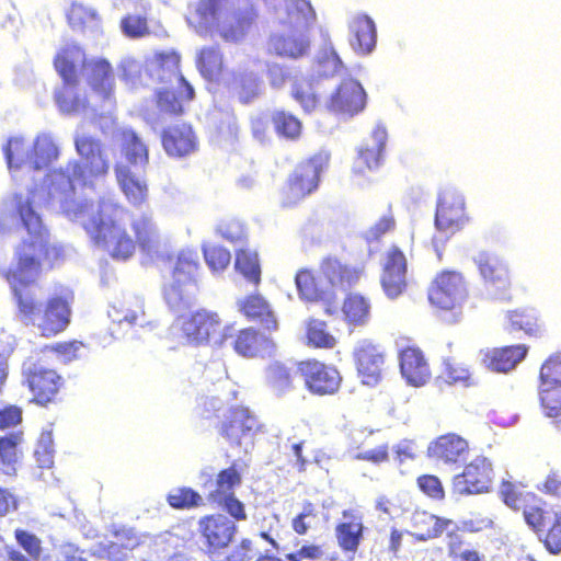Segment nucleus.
Listing matches in <instances>:
<instances>
[{
	"mask_svg": "<svg viewBox=\"0 0 561 561\" xmlns=\"http://www.w3.org/2000/svg\"><path fill=\"white\" fill-rule=\"evenodd\" d=\"M199 35L218 34L226 42H239L245 34L251 19L230 12L228 0H199L186 18Z\"/></svg>",
	"mask_w": 561,
	"mask_h": 561,
	"instance_id": "39448f33",
	"label": "nucleus"
},
{
	"mask_svg": "<svg viewBox=\"0 0 561 561\" xmlns=\"http://www.w3.org/2000/svg\"><path fill=\"white\" fill-rule=\"evenodd\" d=\"M412 527L415 529L412 533L420 541H426L431 538L438 537L450 524V520H444L430 514L425 511H415L411 517Z\"/></svg>",
	"mask_w": 561,
	"mask_h": 561,
	"instance_id": "e433bc0d",
	"label": "nucleus"
},
{
	"mask_svg": "<svg viewBox=\"0 0 561 561\" xmlns=\"http://www.w3.org/2000/svg\"><path fill=\"white\" fill-rule=\"evenodd\" d=\"M342 516L344 522L335 528L339 546L344 551L355 552L363 539L362 516L355 515L352 511H343Z\"/></svg>",
	"mask_w": 561,
	"mask_h": 561,
	"instance_id": "f704fd0d",
	"label": "nucleus"
},
{
	"mask_svg": "<svg viewBox=\"0 0 561 561\" xmlns=\"http://www.w3.org/2000/svg\"><path fill=\"white\" fill-rule=\"evenodd\" d=\"M22 369L35 400L41 404L49 402L59 389L60 377L56 371L32 358L23 363Z\"/></svg>",
	"mask_w": 561,
	"mask_h": 561,
	"instance_id": "6ab92c4d",
	"label": "nucleus"
},
{
	"mask_svg": "<svg viewBox=\"0 0 561 561\" xmlns=\"http://www.w3.org/2000/svg\"><path fill=\"white\" fill-rule=\"evenodd\" d=\"M366 105V92L362 84L351 78L344 79L331 93L325 107L334 113L354 116Z\"/></svg>",
	"mask_w": 561,
	"mask_h": 561,
	"instance_id": "a211bd4d",
	"label": "nucleus"
},
{
	"mask_svg": "<svg viewBox=\"0 0 561 561\" xmlns=\"http://www.w3.org/2000/svg\"><path fill=\"white\" fill-rule=\"evenodd\" d=\"M115 541H111L106 547V554L110 561H126L128 558L129 551H131L136 545V539L127 538L126 542H123V535L117 533L115 534Z\"/></svg>",
	"mask_w": 561,
	"mask_h": 561,
	"instance_id": "0e129e2a",
	"label": "nucleus"
},
{
	"mask_svg": "<svg viewBox=\"0 0 561 561\" xmlns=\"http://www.w3.org/2000/svg\"><path fill=\"white\" fill-rule=\"evenodd\" d=\"M320 275L327 280L324 288L334 293V288L346 290L354 286L360 278L362 271L329 256L321 262Z\"/></svg>",
	"mask_w": 561,
	"mask_h": 561,
	"instance_id": "cd10ccee",
	"label": "nucleus"
},
{
	"mask_svg": "<svg viewBox=\"0 0 561 561\" xmlns=\"http://www.w3.org/2000/svg\"><path fill=\"white\" fill-rule=\"evenodd\" d=\"M241 483V476L236 469V466H231L219 472L215 482H210L208 489L209 499L215 502L221 496L233 495V489Z\"/></svg>",
	"mask_w": 561,
	"mask_h": 561,
	"instance_id": "a19ab883",
	"label": "nucleus"
},
{
	"mask_svg": "<svg viewBox=\"0 0 561 561\" xmlns=\"http://www.w3.org/2000/svg\"><path fill=\"white\" fill-rule=\"evenodd\" d=\"M329 160L330 154L327 151H320L308 161L299 164L288 180L287 187L284 191L283 204L286 206L295 205L311 194L318 187L320 174L328 167Z\"/></svg>",
	"mask_w": 561,
	"mask_h": 561,
	"instance_id": "1a4fd4ad",
	"label": "nucleus"
},
{
	"mask_svg": "<svg viewBox=\"0 0 561 561\" xmlns=\"http://www.w3.org/2000/svg\"><path fill=\"white\" fill-rule=\"evenodd\" d=\"M428 456L438 463L458 467L463 462L469 454V445L466 439L456 434H446L439 436L428 446Z\"/></svg>",
	"mask_w": 561,
	"mask_h": 561,
	"instance_id": "4be33fe9",
	"label": "nucleus"
},
{
	"mask_svg": "<svg viewBox=\"0 0 561 561\" xmlns=\"http://www.w3.org/2000/svg\"><path fill=\"white\" fill-rule=\"evenodd\" d=\"M547 550L553 554L561 552V514L553 513L552 525L545 537Z\"/></svg>",
	"mask_w": 561,
	"mask_h": 561,
	"instance_id": "774afa93",
	"label": "nucleus"
},
{
	"mask_svg": "<svg viewBox=\"0 0 561 561\" xmlns=\"http://www.w3.org/2000/svg\"><path fill=\"white\" fill-rule=\"evenodd\" d=\"M290 94L306 113H311L319 105V81L296 78Z\"/></svg>",
	"mask_w": 561,
	"mask_h": 561,
	"instance_id": "58836bf2",
	"label": "nucleus"
},
{
	"mask_svg": "<svg viewBox=\"0 0 561 561\" xmlns=\"http://www.w3.org/2000/svg\"><path fill=\"white\" fill-rule=\"evenodd\" d=\"M272 122L278 136L289 140L297 139L301 134V123L289 112L275 111Z\"/></svg>",
	"mask_w": 561,
	"mask_h": 561,
	"instance_id": "49530a36",
	"label": "nucleus"
},
{
	"mask_svg": "<svg viewBox=\"0 0 561 561\" xmlns=\"http://www.w3.org/2000/svg\"><path fill=\"white\" fill-rule=\"evenodd\" d=\"M107 314L112 321L111 334L116 339L125 336L131 329L140 328L151 331L156 328V324L147 319L141 307L130 309L113 306L108 309Z\"/></svg>",
	"mask_w": 561,
	"mask_h": 561,
	"instance_id": "bb28decb",
	"label": "nucleus"
},
{
	"mask_svg": "<svg viewBox=\"0 0 561 561\" xmlns=\"http://www.w3.org/2000/svg\"><path fill=\"white\" fill-rule=\"evenodd\" d=\"M239 308L249 319L260 320L267 330L277 328L276 318L263 297L259 295L249 296L247 299L239 301Z\"/></svg>",
	"mask_w": 561,
	"mask_h": 561,
	"instance_id": "4c0bfd02",
	"label": "nucleus"
},
{
	"mask_svg": "<svg viewBox=\"0 0 561 561\" xmlns=\"http://www.w3.org/2000/svg\"><path fill=\"white\" fill-rule=\"evenodd\" d=\"M119 69L122 70L123 79L133 87H137L138 84L149 85V78L145 73V68L141 69L140 64L136 59L131 57L123 58L119 64Z\"/></svg>",
	"mask_w": 561,
	"mask_h": 561,
	"instance_id": "603ef678",
	"label": "nucleus"
},
{
	"mask_svg": "<svg viewBox=\"0 0 561 561\" xmlns=\"http://www.w3.org/2000/svg\"><path fill=\"white\" fill-rule=\"evenodd\" d=\"M289 30L273 34L268 41V51L286 58L306 56L310 48L309 26L316 20V12L308 0H285Z\"/></svg>",
	"mask_w": 561,
	"mask_h": 561,
	"instance_id": "423d86ee",
	"label": "nucleus"
},
{
	"mask_svg": "<svg viewBox=\"0 0 561 561\" xmlns=\"http://www.w3.org/2000/svg\"><path fill=\"white\" fill-rule=\"evenodd\" d=\"M468 296L466 282L460 273L446 271L437 275L428 289L433 306L443 310L460 308Z\"/></svg>",
	"mask_w": 561,
	"mask_h": 561,
	"instance_id": "f8f14e48",
	"label": "nucleus"
},
{
	"mask_svg": "<svg viewBox=\"0 0 561 561\" xmlns=\"http://www.w3.org/2000/svg\"><path fill=\"white\" fill-rule=\"evenodd\" d=\"M34 455L39 467L49 468L53 465L54 440L51 431L42 432Z\"/></svg>",
	"mask_w": 561,
	"mask_h": 561,
	"instance_id": "bf43d9fd",
	"label": "nucleus"
},
{
	"mask_svg": "<svg viewBox=\"0 0 561 561\" xmlns=\"http://www.w3.org/2000/svg\"><path fill=\"white\" fill-rule=\"evenodd\" d=\"M203 250L207 265L215 272L225 270L230 263V252L221 247L209 244Z\"/></svg>",
	"mask_w": 561,
	"mask_h": 561,
	"instance_id": "e2e57ef3",
	"label": "nucleus"
},
{
	"mask_svg": "<svg viewBox=\"0 0 561 561\" xmlns=\"http://www.w3.org/2000/svg\"><path fill=\"white\" fill-rule=\"evenodd\" d=\"M407 276V259L403 252L391 247L386 255L383 273L381 276V285L386 295L394 299L402 294L405 288Z\"/></svg>",
	"mask_w": 561,
	"mask_h": 561,
	"instance_id": "5701e85b",
	"label": "nucleus"
},
{
	"mask_svg": "<svg viewBox=\"0 0 561 561\" xmlns=\"http://www.w3.org/2000/svg\"><path fill=\"white\" fill-rule=\"evenodd\" d=\"M266 381L272 390L282 396L293 388V373L283 364H271L266 369Z\"/></svg>",
	"mask_w": 561,
	"mask_h": 561,
	"instance_id": "c03bdc74",
	"label": "nucleus"
},
{
	"mask_svg": "<svg viewBox=\"0 0 561 561\" xmlns=\"http://www.w3.org/2000/svg\"><path fill=\"white\" fill-rule=\"evenodd\" d=\"M539 399L546 416L557 419L556 424L561 428V387L548 389V392L539 388Z\"/></svg>",
	"mask_w": 561,
	"mask_h": 561,
	"instance_id": "3c124183",
	"label": "nucleus"
},
{
	"mask_svg": "<svg viewBox=\"0 0 561 561\" xmlns=\"http://www.w3.org/2000/svg\"><path fill=\"white\" fill-rule=\"evenodd\" d=\"M224 82L227 83L239 96L242 103H249L262 91V81L253 71L230 72L224 75Z\"/></svg>",
	"mask_w": 561,
	"mask_h": 561,
	"instance_id": "c9c22d12",
	"label": "nucleus"
},
{
	"mask_svg": "<svg viewBox=\"0 0 561 561\" xmlns=\"http://www.w3.org/2000/svg\"><path fill=\"white\" fill-rule=\"evenodd\" d=\"M22 442V436L12 433L8 436L0 438V460L2 463V471L5 474H13L15 472V465L18 462V446Z\"/></svg>",
	"mask_w": 561,
	"mask_h": 561,
	"instance_id": "a18cd8bd",
	"label": "nucleus"
},
{
	"mask_svg": "<svg viewBox=\"0 0 561 561\" xmlns=\"http://www.w3.org/2000/svg\"><path fill=\"white\" fill-rule=\"evenodd\" d=\"M527 354L525 345L506 346L491 351H481V364L489 370L507 373L516 367Z\"/></svg>",
	"mask_w": 561,
	"mask_h": 561,
	"instance_id": "c85d7f7f",
	"label": "nucleus"
},
{
	"mask_svg": "<svg viewBox=\"0 0 561 561\" xmlns=\"http://www.w3.org/2000/svg\"><path fill=\"white\" fill-rule=\"evenodd\" d=\"M260 430L259 421L245 408L230 411L221 426V434L231 445L243 449L247 454L253 447V439Z\"/></svg>",
	"mask_w": 561,
	"mask_h": 561,
	"instance_id": "4468645a",
	"label": "nucleus"
},
{
	"mask_svg": "<svg viewBox=\"0 0 561 561\" xmlns=\"http://www.w3.org/2000/svg\"><path fill=\"white\" fill-rule=\"evenodd\" d=\"M123 34L129 38H140L149 34L147 18L140 14H127L121 21Z\"/></svg>",
	"mask_w": 561,
	"mask_h": 561,
	"instance_id": "4d7b16f0",
	"label": "nucleus"
},
{
	"mask_svg": "<svg viewBox=\"0 0 561 561\" xmlns=\"http://www.w3.org/2000/svg\"><path fill=\"white\" fill-rule=\"evenodd\" d=\"M168 502L174 508H190L199 506L203 500L194 490L190 488H179L169 493Z\"/></svg>",
	"mask_w": 561,
	"mask_h": 561,
	"instance_id": "6e6d98bb",
	"label": "nucleus"
},
{
	"mask_svg": "<svg viewBox=\"0 0 561 561\" xmlns=\"http://www.w3.org/2000/svg\"><path fill=\"white\" fill-rule=\"evenodd\" d=\"M234 351L244 357L270 355L274 348L273 341L253 329L239 332L232 342Z\"/></svg>",
	"mask_w": 561,
	"mask_h": 561,
	"instance_id": "473e14b6",
	"label": "nucleus"
},
{
	"mask_svg": "<svg viewBox=\"0 0 561 561\" xmlns=\"http://www.w3.org/2000/svg\"><path fill=\"white\" fill-rule=\"evenodd\" d=\"M492 477L491 462L485 457H477L465 467L462 473L454 477V490L461 495L488 492Z\"/></svg>",
	"mask_w": 561,
	"mask_h": 561,
	"instance_id": "dca6fc26",
	"label": "nucleus"
},
{
	"mask_svg": "<svg viewBox=\"0 0 561 561\" xmlns=\"http://www.w3.org/2000/svg\"><path fill=\"white\" fill-rule=\"evenodd\" d=\"M474 262L483 280L485 295L491 299H505L511 287L510 272L505 262L490 253H479Z\"/></svg>",
	"mask_w": 561,
	"mask_h": 561,
	"instance_id": "ddd939ff",
	"label": "nucleus"
},
{
	"mask_svg": "<svg viewBox=\"0 0 561 561\" xmlns=\"http://www.w3.org/2000/svg\"><path fill=\"white\" fill-rule=\"evenodd\" d=\"M95 19L96 12L94 9L78 2H73L68 12L69 23L73 27H82L83 25L93 22Z\"/></svg>",
	"mask_w": 561,
	"mask_h": 561,
	"instance_id": "69168bd1",
	"label": "nucleus"
},
{
	"mask_svg": "<svg viewBox=\"0 0 561 561\" xmlns=\"http://www.w3.org/2000/svg\"><path fill=\"white\" fill-rule=\"evenodd\" d=\"M510 323L515 331L535 334L537 332V313L534 309L513 311L510 313Z\"/></svg>",
	"mask_w": 561,
	"mask_h": 561,
	"instance_id": "13d9d810",
	"label": "nucleus"
},
{
	"mask_svg": "<svg viewBox=\"0 0 561 561\" xmlns=\"http://www.w3.org/2000/svg\"><path fill=\"white\" fill-rule=\"evenodd\" d=\"M133 229L144 253L157 261L171 260L169 242L160 236L151 215L142 213L137 216L133 220Z\"/></svg>",
	"mask_w": 561,
	"mask_h": 561,
	"instance_id": "f3484780",
	"label": "nucleus"
},
{
	"mask_svg": "<svg viewBox=\"0 0 561 561\" xmlns=\"http://www.w3.org/2000/svg\"><path fill=\"white\" fill-rule=\"evenodd\" d=\"M355 358L363 382L368 386L376 385L383 365V352L380 346L367 340L360 341L355 347Z\"/></svg>",
	"mask_w": 561,
	"mask_h": 561,
	"instance_id": "393cba45",
	"label": "nucleus"
},
{
	"mask_svg": "<svg viewBox=\"0 0 561 561\" xmlns=\"http://www.w3.org/2000/svg\"><path fill=\"white\" fill-rule=\"evenodd\" d=\"M342 312L353 324H365L370 316V302L358 294H351L343 304Z\"/></svg>",
	"mask_w": 561,
	"mask_h": 561,
	"instance_id": "79ce46f5",
	"label": "nucleus"
},
{
	"mask_svg": "<svg viewBox=\"0 0 561 561\" xmlns=\"http://www.w3.org/2000/svg\"><path fill=\"white\" fill-rule=\"evenodd\" d=\"M266 78L271 88L280 90L285 87L287 81H294L297 76H295L294 70L287 66L278 62H267Z\"/></svg>",
	"mask_w": 561,
	"mask_h": 561,
	"instance_id": "5fc2aeb1",
	"label": "nucleus"
},
{
	"mask_svg": "<svg viewBox=\"0 0 561 561\" xmlns=\"http://www.w3.org/2000/svg\"><path fill=\"white\" fill-rule=\"evenodd\" d=\"M236 268L254 285L260 283L261 268L256 252L244 249L237 250Z\"/></svg>",
	"mask_w": 561,
	"mask_h": 561,
	"instance_id": "de8ad7c7",
	"label": "nucleus"
},
{
	"mask_svg": "<svg viewBox=\"0 0 561 561\" xmlns=\"http://www.w3.org/2000/svg\"><path fill=\"white\" fill-rule=\"evenodd\" d=\"M182 332L183 343L201 345L209 343L215 346H221L228 339L234 336L232 325H221L217 313L199 310L187 318H180L173 325Z\"/></svg>",
	"mask_w": 561,
	"mask_h": 561,
	"instance_id": "6e6552de",
	"label": "nucleus"
},
{
	"mask_svg": "<svg viewBox=\"0 0 561 561\" xmlns=\"http://www.w3.org/2000/svg\"><path fill=\"white\" fill-rule=\"evenodd\" d=\"M75 149L80 161H70L67 167L50 171L41 187L15 197L0 214V230L10 231L23 227L27 232L38 233L44 228L38 207L47 206L62 211L87 231L92 241L115 260L129 259L136 249L134 239L126 231L128 210L111 197L103 198L95 211L93 204L76 197L78 187L92 184V179L104 176L111 168V160L101 139L76 133Z\"/></svg>",
	"mask_w": 561,
	"mask_h": 561,
	"instance_id": "f257e3e1",
	"label": "nucleus"
},
{
	"mask_svg": "<svg viewBox=\"0 0 561 561\" xmlns=\"http://www.w3.org/2000/svg\"><path fill=\"white\" fill-rule=\"evenodd\" d=\"M162 146L168 156L184 158L197 151L198 140L187 124H176L162 133Z\"/></svg>",
	"mask_w": 561,
	"mask_h": 561,
	"instance_id": "b1692460",
	"label": "nucleus"
},
{
	"mask_svg": "<svg viewBox=\"0 0 561 561\" xmlns=\"http://www.w3.org/2000/svg\"><path fill=\"white\" fill-rule=\"evenodd\" d=\"M524 518L527 525L541 538L545 533V528L553 519V513L545 511L540 506L530 505L524 508Z\"/></svg>",
	"mask_w": 561,
	"mask_h": 561,
	"instance_id": "864d4df0",
	"label": "nucleus"
},
{
	"mask_svg": "<svg viewBox=\"0 0 561 561\" xmlns=\"http://www.w3.org/2000/svg\"><path fill=\"white\" fill-rule=\"evenodd\" d=\"M171 89H160L157 92V105L161 112L168 114H180L183 111V101H191L187 99V92L184 89H178L176 84Z\"/></svg>",
	"mask_w": 561,
	"mask_h": 561,
	"instance_id": "37998d69",
	"label": "nucleus"
},
{
	"mask_svg": "<svg viewBox=\"0 0 561 561\" xmlns=\"http://www.w3.org/2000/svg\"><path fill=\"white\" fill-rule=\"evenodd\" d=\"M316 522L317 514L314 506L311 503H306L302 512L293 519L291 526L297 534L305 535Z\"/></svg>",
	"mask_w": 561,
	"mask_h": 561,
	"instance_id": "338daca9",
	"label": "nucleus"
},
{
	"mask_svg": "<svg viewBox=\"0 0 561 561\" xmlns=\"http://www.w3.org/2000/svg\"><path fill=\"white\" fill-rule=\"evenodd\" d=\"M353 49L359 54H370L376 46L377 31L375 22L365 14L355 15L348 24Z\"/></svg>",
	"mask_w": 561,
	"mask_h": 561,
	"instance_id": "c756f323",
	"label": "nucleus"
},
{
	"mask_svg": "<svg viewBox=\"0 0 561 561\" xmlns=\"http://www.w3.org/2000/svg\"><path fill=\"white\" fill-rule=\"evenodd\" d=\"M295 283L302 299L309 301H323L325 305L324 311L329 316L339 313V306L335 302V294L329 288H324L325 285L321 284V276L316 278L309 271L302 270L296 274Z\"/></svg>",
	"mask_w": 561,
	"mask_h": 561,
	"instance_id": "a878e982",
	"label": "nucleus"
},
{
	"mask_svg": "<svg viewBox=\"0 0 561 561\" xmlns=\"http://www.w3.org/2000/svg\"><path fill=\"white\" fill-rule=\"evenodd\" d=\"M27 233L30 241L24 240L18 250V267L7 278L16 300L19 319L36 327L43 336L49 337L62 332L70 323L73 293L61 286L47 299L45 306L37 301L30 285L38 276L41 262L47 261L50 264V255L56 256L57 249L48 245L45 229L38 233Z\"/></svg>",
	"mask_w": 561,
	"mask_h": 561,
	"instance_id": "f03ea898",
	"label": "nucleus"
},
{
	"mask_svg": "<svg viewBox=\"0 0 561 561\" xmlns=\"http://www.w3.org/2000/svg\"><path fill=\"white\" fill-rule=\"evenodd\" d=\"M8 167L15 179L30 176L36 180L59 157V148L50 134H39L30 142L23 137H12L4 147Z\"/></svg>",
	"mask_w": 561,
	"mask_h": 561,
	"instance_id": "20e7f679",
	"label": "nucleus"
},
{
	"mask_svg": "<svg viewBox=\"0 0 561 561\" xmlns=\"http://www.w3.org/2000/svg\"><path fill=\"white\" fill-rule=\"evenodd\" d=\"M307 337L317 347H332L334 337L327 332V324L320 320H311L308 324Z\"/></svg>",
	"mask_w": 561,
	"mask_h": 561,
	"instance_id": "052dcab7",
	"label": "nucleus"
},
{
	"mask_svg": "<svg viewBox=\"0 0 561 561\" xmlns=\"http://www.w3.org/2000/svg\"><path fill=\"white\" fill-rule=\"evenodd\" d=\"M198 268V255L193 250H182L173 268L172 277L183 280L196 282L195 276Z\"/></svg>",
	"mask_w": 561,
	"mask_h": 561,
	"instance_id": "09e8293b",
	"label": "nucleus"
},
{
	"mask_svg": "<svg viewBox=\"0 0 561 561\" xmlns=\"http://www.w3.org/2000/svg\"><path fill=\"white\" fill-rule=\"evenodd\" d=\"M197 68L201 75L209 80H218L219 76L224 80V75H229L230 72L222 71V57L217 47H206L203 48L197 57Z\"/></svg>",
	"mask_w": 561,
	"mask_h": 561,
	"instance_id": "ea45409f",
	"label": "nucleus"
},
{
	"mask_svg": "<svg viewBox=\"0 0 561 561\" xmlns=\"http://www.w3.org/2000/svg\"><path fill=\"white\" fill-rule=\"evenodd\" d=\"M467 221L465 197L462 194L450 190L443 192L439 196L435 215L437 230L448 237L461 229Z\"/></svg>",
	"mask_w": 561,
	"mask_h": 561,
	"instance_id": "2eb2a0df",
	"label": "nucleus"
},
{
	"mask_svg": "<svg viewBox=\"0 0 561 561\" xmlns=\"http://www.w3.org/2000/svg\"><path fill=\"white\" fill-rule=\"evenodd\" d=\"M93 93L102 101L111 102L114 94L115 77L111 64L103 58H92L78 66Z\"/></svg>",
	"mask_w": 561,
	"mask_h": 561,
	"instance_id": "412c9836",
	"label": "nucleus"
},
{
	"mask_svg": "<svg viewBox=\"0 0 561 561\" xmlns=\"http://www.w3.org/2000/svg\"><path fill=\"white\" fill-rule=\"evenodd\" d=\"M84 61V51L76 44H66L57 53L54 65L62 79V85L55 91V102L64 114H80L88 106V100L78 88V66Z\"/></svg>",
	"mask_w": 561,
	"mask_h": 561,
	"instance_id": "0eeeda50",
	"label": "nucleus"
},
{
	"mask_svg": "<svg viewBox=\"0 0 561 561\" xmlns=\"http://www.w3.org/2000/svg\"><path fill=\"white\" fill-rule=\"evenodd\" d=\"M295 373H300L308 389L316 394H332L341 383L339 371L319 362H302Z\"/></svg>",
	"mask_w": 561,
	"mask_h": 561,
	"instance_id": "aec40b11",
	"label": "nucleus"
},
{
	"mask_svg": "<svg viewBox=\"0 0 561 561\" xmlns=\"http://www.w3.org/2000/svg\"><path fill=\"white\" fill-rule=\"evenodd\" d=\"M180 56L175 51L156 53L146 59L145 73L149 78V85L152 83L176 84L178 89L187 92V99H194L193 87L180 73Z\"/></svg>",
	"mask_w": 561,
	"mask_h": 561,
	"instance_id": "9d476101",
	"label": "nucleus"
},
{
	"mask_svg": "<svg viewBox=\"0 0 561 561\" xmlns=\"http://www.w3.org/2000/svg\"><path fill=\"white\" fill-rule=\"evenodd\" d=\"M119 137L122 159L114 165L116 182L131 205L141 206L149 195L147 179L149 150L131 128L121 129Z\"/></svg>",
	"mask_w": 561,
	"mask_h": 561,
	"instance_id": "7ed1b4c3",
	"label": "nucleus"
},
{
	"mask_svg": "<svg viewBox=\"0 0 561 561\" xmlns=\"http://www.w3.org/2000/svg\"><path fill=\"white\" fill-rule=\"evenodd\" d=\"M196 282L173 278L164 288V299L170 309L176 313L184 312L195 304Z\"/></svg>",
	"mask_w": 561,
	"mask_h": 561,
	"instance_id": "72a5a7b5",
	"label": "nucleus"
},
{
	"mask_svg": "<svg viewBox=\"0 0 561 561\" xmlns=\"http://www.w3.org/2000/svg\"><path fill=\"white\" fill-rule=\"evenodd\" d=\"M387 141V130L383 126L377 125L367 141L358 150V157L354 164V171L363 173L365 169L373 170L380 163L382 151Z\"/></svg>",
	"mask_w": 561,
	"mask_h": 561,
	"instance_id": "7c9ffc66",
	"label": "nucleus"
},
{
	"mask_svg": "<svg viewBox=\"0 0 561 561\" xmlns=\"http://www.w3.org/2000/svg\"><path fill=\"white\" fill-rule=\"evenodd\" d=\"M400 369L408 383L415 387L425 385L431 377L422 352L414 347H408L401 352Z\"/></svg>",
	"mask_w": 561,
	"mask_h": 561,
	"instance_id": "2f4dec72",
	"label": "nucleus"
},
{
	"mask_svg": "<svg viewBox=\"0 0 561 561\" xmlns=\"http://www.w3.org/2000/svg\"><path fill=\"white\" fill-rule=\"evenodd\" d=\"M342 68L343 64L340 57L333 49H330L322 51L318 57L316 72L320 77H331L339 73Z\"/></svg>",
	"mask_w": 561,
	"mask_h": 561,
	"instance_id": "680f3d73",
	"label": "nucleus"
},
{
	"mask_svg": "<svg viewBox=\"0 0 561 561\" xmlns=\"http://www.w3.org/2000/svg\"><path fill=\"white\" fill-rule=\"evenodd\" d=\"M556 387H561V360L558 356H551L541 366L539 388L548 392V389Z\"/></svg>",
	"mask_w": 561,
	"mask_h": 561,
	"instance_id": "8fccbe9b",
	"label": "nucleus"
},
{
	"mask_svg": "<svg viewBox=\"0 0 561 561\" xmlns=\"http://www.w3.org/2000/svg\"><path fill=\"white\" fill-rule=\"evenodd\" d=\"M197 531L201 550L213 557L229 546L237 533V526L226 515L214 514L199 519Z\"/></svg>",
	"mask_w": 561,
	"mask_h": 561,
	"instance_id": "9b49d317",
	"label": "nucleus"
}]
</instances>
